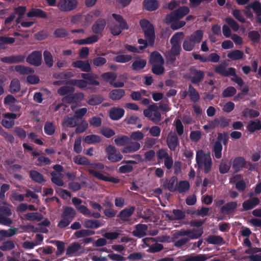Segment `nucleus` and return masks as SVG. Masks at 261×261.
I'll use <instances>...</instances> for the list:
<instances>
[{
  "label": "nucleus",
  "mask_w": 261,
  "mask_h": 261,
  "mask_svg": "<svg viewBox=\"0 0 261 261\" xmlns=\"http://www.w3.org/2000/svg\"><path fill=\"white\" fill-rule=\"evenodd\" d=\"M140 26L144 32L146 40L139 39L138 43L143 45L140 46L139 49L142 51L147 47L148 44L152 46L154 43L155 38L154 28L153 24L148 20L143 19L140 21Z\"/></svg>",
  "instance_id": "f257e3e1"
},
{
  "label": "nucleus",
  "mask_w": 261,
  "mask_h": 261,
  "mask_svg": "<svg viewBox=\"0 0 261 261\" xmlns=\"http://www.w3.org/2000/svg\"><path fill=\"white\" fill-rule=\"evenodd\" d=\"M196 161L198 169H203L205 174L208 173L212 167V160L210 153H204L203 150L196 152Z\"/></svg>",
  "instance_id": "f03ea898"
},
{
  "label": "nucleus",
  "mask_w": 261,
  "mask_h": 261,
  "mask_svg": "<svg viewBox=\"0 0 261 261\" xmlns=\"http://www.w3.org/2000/svg\"><path fill=\"white\" fill-rule=\"evenodd\" d=\"M203 37V32L198 30L194 32L191 35L187 36L183 41L182 48L186 51L193 50L196 44L201 42Z\"/></svg>",
  "instance_id": "7ed1b4c3"
},
{
  "label": "nucleus",
  "mask_w": 261,
  "mask_h": 261,
  "mask_svg": "<svg viewBox=\"0 0 261 261\" xmlns=\"http://www.w3.org/2000/svg\"><path fill=\"white\" fill-rule=\"evenodd\" d=\"M112 15L113 18L119 23V25L113 24L111 27L110 32L113 36H118L121 33L122 30L128 29L126 21L121 15L115 13L112 14Z\"/></svg>",
  "instance_id": "20e7f679"
},
{
  "label": "nucleus",
  "mask_w": 261,
  "mask_h": 261,
  "mask_svg": "<svg viewBox=\"0 0 261 261\" xmlns=\"http://www.w3.org/2000/svg\"><path fill=\"white\" fill-rule=\"evenodd\" d=\"M76 214L73 208L67 206L61 214L62 219L59 222L57 226L60 228H64L68 226L72 221Z\"/></svg>",
  "instance_id": "39448f33"
},
{
  "label": "nucleus",
  "mask_w": 261,
  "mask_h": 261,
  "mask_svg": "<svg viewBox=\"0 0 261 261\" xmlns=\"http://www.w3.org/2000/svg\"><path fill=\"white\" fill-rule=\"evenodd\" d=\"M190 8L188 6H181L167 14L166 16V20L167 22L180 20L186 16L190 12Z\"/></svg>",
  "instance_id": "423d86ee"
},
{
  "label": "nucleus",
  "mask_w": 261,
  "mask_h": 261,
  "mask_svg": "<svg viewBox=\"0 0 261 261\" xmlns=\"http://www.w3.org/2000/svg\"><path fill=\"white\" fill-rule=\"evenodd\" d=\"M78 4L77 0H59L57 7L61 12H69L76 9Z\"/></svg>",
  "instance_id": "0eeeda50"
},
{
  "label": "nucleus",
  "mask_w": 261,
  "mask_h": 261,
  "mask_svg": "<svg viewBox=\"0 0 261 261\" xmlns=\"http://www.w3.org/2000/svg\"><path fill=\"white\" fill-rule=\"evenodd\" d=\"M190 73L191 82L195 85H199L203 80L205 76V72L203 70L197 69L194 66H192L189 69Z\"/></svg>",
  "instance_id": "6e6552de"
},
{
  "label": "nucleus",
  "mask_w": 261,
  "mask_h": 261,
  "mask_svg": "<svg viewBox=\"0 0 261 261\" xmlns=\"http://www.w3.org/2000/svg\"><path fill=\"white\" fill-rule=\"evenodd\" d=\"M117 150L115 147L109 145L106 148L108 160L113 163L118 162L121 161L122 158V155L120 153H117Z\"/></svg>",
  "instance_id": "1a4fd4ad"
},
{
  "label": "nucleus",
  "mask_w": 261,
  "mask_h": 261,
  "mask_svg": "<svg viewBox=\"0 0 261 261\" xmlns=\"http://www.w3.org/2000/svg\"><path fill=\"white\" fill-rule=\"evenodd\" d=\"M20 114L18 115L13 113H6L3 114V116L5 119L2 120V125L4 127L8 129L12 128L15 124L14 120L20 117Z\"/></svg>",
  "instance_id": "9d476101"
},
{
  "label": "nucleus",
  "mask_w": 261,
  "mask_h": 261,
  "mask_svg": "<svg viewBox=\"0 0 261 261\" xmlns=\"http://www.w3.org/2000/svg\"><path fill=\"white\" fill-rule=\"evenodd\" d=\"M107 22L103 18H99L97 19L91 27V30L93 34L100 36V37L103 36V33L106 27Z\"/></svg>",
  "instance_id": "9b49d317"
},
{
  "label": "nucleus",
  "mask_w": 261,
  "mask_h": 261,
  "mask_svg": "<svg viewBox=\"0 0 261 261\" xmlns=\"http://www.w3.org/2000/svg\"><path fill=\"white\" fill-rule=\"evenodd\" d=\"M88 172L89 174L93 176L95 178L98 179L105 181H108L113 184H118L120 181V179L112 176H108L103 175L99 172L95 171L92 169H88Z\"/></svg>",
  "instance_id": "f8f14e48"
},
{
  "label": "nucleus",
  "mask_w": 261,
  "mask_h": 261,
  "mask_svg": "<svg viewBox=\"0 0 261 261\" xmlns=\"http://www.w3.org/2000/svg\"><path fill=\"white\" fill-rule=\"evenodd\" d=\"M42 56L40 51L35 50L32 52L27 58V62L32 65L38 67L42 63Z\"/></svg>",
  "instance_id": "ddd939ff"
},
{
  "label": "nucleus",
  "mask_w": 261,
  "mask_h": 261,
  "mask_svg": "<svg viewBox=\"0 0 261 261\" xmlns=\"http://www.w3.org/2000/svg\"><path fill=\"white\" fill-rule=\"evenodd\" d=\"M192 55L195 60H199L200 62L203 63L207 62L217 63L219 61L220 59V56L215 53L210 54L208 57H203L201 55L197 54L195 53H192Z\"/></svg>",
  "instance_id": "4468645a"
},
{
  "label": "nucleus",
  "mask_w": 261,
  "mask_h": 261,
  "mask_svg": "<svg viewBox=\"0 0 261 261\" xmlns=\"http://www.w3.org/2000/svg\"><path fill=\"white\" fill-rule=\"evenodd\" d=\"M167 144L171 151L175 150L176 147L179 145L178 137L175 132H170L167 138Z\"/></svg>",
  "instance_id": "2eb2a0df"
},
{
  "label": "nucleus",
  "mask_w": 261,
  "mask_h": 261,
  "mask_svg": "<svg viewBox=\"0 0 261 261\" xmlns=\"http://www.w3.org/2000/svg\"><path fill=\"white\" fill-rule=\"evenodd\" d=\"M215 71L217 73L225 77L236 76V69L234 68L230 67L228 70H226L225 67L222 64H220L216 66L215 68Z\"/></svg>",
  "instance_id": "dca6fc26"
},
{
  "label": "nucleus",
  "mask_w": 261,
  "mask_h": 261,
  "mask_svg": "<svg viewBox=\"0 0 261 261\" xmlns=\"http://www.w3.org/2000/svg\"><path fill=\"white\" fill-rule=\"evenodd\" d=\"M177 181V177L173 176L169 179H166L164 180L162 187L164 190H168L171 192H174L176 191Z\"/></svg>",
  "instance_id": "f3484780"
},
{
  "label": "nucleus",
  "mask_w": 261,
  "mask_h": 261,
  "mask_svg": "<svg viewBox=\"0 0 261 261\" xmlns=\"http://www.w3.org/2000/svg\"><path fill=\"white\" fill-rule=\"evenodd\" d=\"M25 59V56L23 55H13L2 58L1 61L8 64L19 63L23 62Z\"/></svg>",
  "instance_id": "a211bd4d"
},
{
  "label": "nucleus",
  "mask_w": 261,
  "mask_h": 261,
  "mask_svg": "<svg viewBox=\"0 0 261 261\" xmlns=\"http://www.w3.org/2000/svg\"><path fill=\"white\" fill-rule=\"evenodd\" d=\"M146 64V59L142 58L140 56H137L132 63L131 68L134 71H140L145 68Z\"/></svg>",
  "instance_id": "6ab92c4d"
},
{
  "label": "nucleus",
  "mask_w": 261,
  "mask_h": 261,
  "mask_svg": "<svg viewBox=\"0 0 261 261\" xmlns=\"http://www.w3.org/2000/svg\"><path fill=\"white\" fill-rule=\"evenodd\" d=\"M72 66L76 68H79L82 71L89 72L91 70V65L89 61L77 60L72 63Z\"/></svg>",
  "instance_id": "aec40b11"
},
{
  "label": "nucleus",
  "mask_w": 261,
  "mask_h": 261,
  "mask_svg": "<svg viewBox=\"0 0 261 261\" xmlns=\"http://www.w3.org/2000/svg\"><path fill=\"white\" fill-rule=\"evenodd\" d=\"M124 113L125 111L123 109L113 107L110 110L109 117L113 120H118L124 116Z\"/></svg>",
  "instance_id": "412c9836"
},
{
  "label": "nucleus",
  "mask_w": 261,
  "mask_h": 261,
  "mask_svg": "<svg viewBox=\"0 0 261 261\" xmlns=\"http://www.w3.org/2000/svg\"><path fill=\"white\" fill-rule=\"evenodd\" d=\"M81 77L86 80L87 82V85L92 86H98L99 85V82L96 80L98 78V76L94 73H83L81 74Z\"/></svg>",
  "instance_id": "4be33fe9"
},
{
  "label": "nucleus",
  "mask_w": 261,
  "mask_h": 261,
  "mask_svg": "<svg viewBox=\"0 0 261 261\" xmlns=\"http://www.w3.org/2000/svg\"><path fill=\"white\" fill-rule=\"evenodd\" d=\"M148 226L146 224H138L135 226V230L132 233L136 237L141 238L146 236Z\"/></svg>",
  "instance_id": "5701e85b"
},
{
  "label": "nucleus",
  "mask_w": 261,
  "mask_h": 261,
  "mask_svg": "<svg viewBox=\"0 0 261 261\" xmlns=\"http://www.w3.org/2000/svg\"><path fill=\"white\" fill-rule=\"evenodd\" d=\"M141 148L140 144L138 142H132L130 140V143L124 147L121 151L123 153H130L136 152Z\"/></svg>",
  "instance_id": "b1692460"
},
{
  "label": "nucleus",
  "mask_w": 261,
  "mask_h": 261,
  "mask_svg": "<svg viewBox=\"0 0 261 261\" xmlns=\"http://www.w3.org/2000/svg\"><path fill=\"white\" fill-rule=\"evenodd\" d=\"M259 202L260 200L257 197H253L244 201L242 206L244 211H249L256 207Z\"/></svg>",
  "instance_id": "393cba45"
},
{
  "label": "nucleus",
  "mask_w": 261,
  "mask_h": 261,
  "mask_svg": "<svg viewBox=\"0 0 261 261\" xmlns=\"http://www.w3.org/2000/svg\"><path fill=\"white\" fill-rule=\"evenodd\" d=\"M143 6L145 10L151 12L157 10L160 4L157 0H144Z\"/></svg>",
  "instance_id": "a878e982"
},
{
  "label": "nucleus",
  "mask_w": 261,
  "mask_h": 261,
  "mask_svg": "<svg viewBox=\"0 0 261 261\" xmlns=\"http://www.w3.org/2000/svg\"><path fill=\"white\" fill-rule=\"evenodd\" d=\"M246 164L245 159L242 156L236 157L233 161L232 167L235 172H239Z\"/></svg>",
  "instance_id": "bb28decb"
},
{
  "label": "nucleus",
  "mask_w": 261,
  "mask_h": 261,
  "mask_svg": "<svg viewBox=\"0 0 261 261\" xmlns=\"http://www.w3.org/2000/svg\"><path fill=\"white\" fill-rule=\"evenodd\" d=\"M28 17H38L45 19L47 17V13L43 10L38 8H33L27 14Z\"/></svg>",
  "instance_id": "cd10ccee"
},
{
  "label": "nucleus",
  "mask_w": 261,
  "mask_h": 261,
  "mask_svg": "<svg viewBox=\"0 0 261 261\" xmlns=\"http://www.w3.org/2000/svg\"><path fill=\"white\" fill-rule=\"evenodd\" d=\"M18 233V229L14 227H11L8 230H0V241H2L6 238L12 237Z\"/></svg>",
  "instance_id": "c85d7f7f"
},
{
  "label": "nucleus",
  "mask_w": 261,
  "mask_h": 261,
  "mask_svg": "<svg viewBox=\"0 0 261 261\" xmlns=\"http://www.w3.org/2000/svg\"><path fill=\"white\" fill-rule=\"evenodd\" d=\"M237 207V203L235 201L228 202L220 209V212L224 214L233 213Z\"/></svg>",
  "instance_id": "c756f323"
},
{
  "label": "nucleus",
  "mask_w": 261,
  "mask_h": 261,
  "mask_svg": "<svg viewBox=\"0 0 261 261\" xmlns=\"http://www.w3.org/2000/svg\"><path fill=\"white\" fill-rule=\"evenodd\" d=\"M135 210L134 206H131L129 208H124L122 210L118 215V217L124 221H125L134 213Z\"/></svg>",
  "instance_id": "7c9ffc66"
},
{
  "label": "nucleus",
  "mask_w": 261,
  "mask_h": 261,
  "mask_svg": "<svg viewBox=\"0 0 261 261\" xmlns=\"http://www.w3.org/2000/svg\"><path fill=\"white\" fill-rule=\"evenodd\" d=\"M29 176L33 181L39 184L44 182L46 181L43 175L36 170L30 171Z\"/></svg>",
  "instance_id": "2f4dec72"
},
{
  "label": "nucleus",
  "mask_w": 261,
  "mask_h": 261,
  "mask_svg": "<svg viewBox=\"0 0 261 261\" xmlns=\"http://www.w3.org/2000/svg\"><path fill=\"white\" fill-rule=\"evenodd\" d=\"M125 95V91L122 89L112 90L109 93L110 98L113 100H118L121 99Z\"/></svg>",
  "instance_id": "473e14b6"
},
{
  "label": "nucleus",
  "mask_w": 261,
  "mask_h": 261,
  "mask_svg": "<svg viewBox=\"0 0 261 261\" xmlns=\"http://www.w3.org/2000/svg\"><path fill=\"white\" fill-rule=\"evenodd\" d=\"M188 94L191 100L193 102H198L200 98L199 93L197 91L196 89L191 85L189 86Z\"/></svg>",
  "instance_id": "72a5a7b5"
},
{
  "label": "nucleus",
  "mask_w": 261,
  "mask_h": 261,
  "mask_svg": "<svg viewBox=\"0 0 261 261\" xmlns=\"http://www.w3.org/2000/svg\"><path fill=\"white\" fill-rule=\"evenodd\" d=\"M150 62L153 64H164V60L162 55L156 51H153L150 55Z\"/></svg>",
  "instance_id": "f704fd0d"
},
{
  "label": "nucleus",
  "mask_w": 261,
  "mask_h": 261,
  "mask_svg": "<svg viewBox=\"0 0 261 261\" xmlns=\"http://www.w3.org/2000/svg\"><path fill=\"white\" fill-rule=\"evenodd\" d=\"M247 129L250 133L261 129V121L259 119L251 120L247 126Z\"/></svg>",
  "instance_id": "c9c22d12"
},
{
  "label": "nucleus",
  "mask_w": 261,
  "mask_h": 261,
  "mask_svg": "<svg viewBox=\"0 0 261 261\" xmlns=\"http://www.w3.org/2000/svg\"><path fill=\"white\" fill-rule=\"evenodd\" d=\"M164 56L166 63L169 66L171 67H176L177 66V64L176 62L177 56L167 50L164 53Z\"/></svg>",
  "instance_id": "e433bc0d"
},
{
  "label": "nucleus",
  "mask_w": 261,
  "mask_h": 261,
  "mask_svg": "<svg viewBox=\"0 0 261 261\" xmlns=\"http://www.w3.org/2000/svg\"><path fill=\"white\" fill-rule=\"evenodd\" d=\"M206 241L210 244L223 245L225 243L223 238L220 236L211 235L206 239Z\"/></svg>",
  "instance_id": "4c0bfd02"
},
{
  "label": "nucleus",
  "mask_w": 261,
  "mask_h": 261,
  "mask_svg": "<svg viewBox=\"0 0 261 261\" xmlns=\"http://www.w3.org/2000/svg\"><path fill=\"white\" fill-rule=\"evenodd\" d=\"M185 259L182 261H206L208 259L206 254H199L196 255H186L182 257Z\"/></svg>",
  "instance_id": "58836bf2"
},
{
  "label": "nucleus",
  "mask_w": 261,
  "mask_h": 261,
  "mask_svg": "<svg viewBox=\"0 0 261 261\" xmlns=\"http://www.w3.org/2000/svg\"><path fill=\"white\" fill-rule=\"evenodd\" d=\"M15 70L22 75H28L34 72L33 68L21 65L15 66Z\"/></svg>",
  "instance_id": "ea45409f"
},
{
  "label": "nucleus",
  "mask_w": 261,
  "mask_h": 261,
  "mask_svg": "<svg viewBox=\"0 0 261 261\" xmlns=\"http://www.w3.org/2000/svg\"><path fill=\"white\" fill-rule=\"evenodd\" d=\"M130 139L127 136L122 135L116 138L114 140L115 144L118 146H126L130 143Z\"/></svg>",
  "instance_id": "a19ab883"
},
{
  "label": "nucleus",
  "mask_w": 261,
  "mask_h": 261,
  "mask_svg": "<svg viewBox=\"0 0 261 261\" xmlns=\"http://www.w3.org/2000/svg\"><path fill=\"white\" fill-rule=\"evenodd\" d=\"M84 225L87 228L97 229L101 227L102 224L97 220L87 219L84 221Z\"/></svg>",
  "instance_id": "79ce46f5"
},
{
  "label": "nucleus",
  "mask_w": 261,
  "mask_h": 261,
  "mask_svg": "<svg viewBox=\"0 0 261 261\" xmlns=\"http://www.w3.org/2000/svg\"><path fill=\"white\" fill-rule=\"evenodd\" d=\"M81 245L79 243H73L66 249V254L69 257L72 256L81 249Z\"/></svg>",
  "instance_id": "37998d69"
},
{
  "label": "nucleus",
  "mask_w": 261,
  "mask_h": 261,
  "mask_svg": "<svg viewBox=\"0 0 261 261\" xmlns=\"http://www.w3.org/2000/svg\"><path fill=\"white\" fill-rule=\"evenodd\" d=\"M190 185L189 181L187 180H181L179 182H177L176 186V191L180 193H183L190 189Z\"/></svg>",
  "instance_id": "c03bdc74"
},
{
  "label": "nucleus",
  "mask_w": 261,
  "mask_h": 261,
  "mask_svg": "<svg viewBox=\"0 0 261 261\" xmlns=\"http://www.w3.org/2000/svg\"><path fill=\"white\" fill-rule=\"evenodd\" d=\"M50 175L51 176V181L53 183L60 187L63 186L64 183L62 179V176L61 173L58 174L55 172L53 171L50 173Z\"/></svg>",
  "instance_id": "a18cd8bd"
},
{
  "label": "nucleus",
  "mask_w": 261,
  "mask_h": 261,
  "mask_svg": "<svg viewBox=\"0 0 261 261\" xmlns=\"http://www.w3.org/2000/svg\"><path fill=\"white\" fill-rule=\"evenodd\" d=\"M25 219L28 221H40L43 218V215L38 212L29 213L25 215Z\"/></svg>",
  "instance_id": "49530a36"
},
{
  "label": "nucleus",
  "mask_w": 261,
  "mask_h": 261,
  "mask_svg": "<svg viewBox=\"0 0 261 261\" xmlns=\"http://www.w3.org/2000/svg\"><path fill=\"white\" fill-rule=\"evenodd\" d=\"M243 52L239 49H235L227 54V57L232 61L242 59L243 58Z\"/></svg>",
  "instance_id": "de8ad7c7"
},
{
  "label": "nucleus",
  "mask_w": 261,
  "mask_h": 261,
  "mask_svg": "<svg viewBox=\"0 0 261 261\" xmlns=\"http://www.w3.org/2000/svg\"><path fill=\"white\" fill-rule=\"evenodd\" d=\"M188 237L190 239H197L201 237L203 233V230L200 227L198 229H188Z\"/></svg>",
  "instance_id": "09e8293b"
},
{
  "label": "nucleus",
  "mask_w": 261,
  "mask_h": 261,
  "mask_svg": "<svg viewBox=\"0 0 261 261\" xmlns=\"http://www.w3.org/2000/svg\"><path fill=\"white\" fill-rule=\"evenodd\" d=\"M127 124H137V128H140L142 126L141 121L139 118L135 115L126 117L125 119Z\"/></svg>",
  "instance_id": "8fccbe9b"
},
{
  "label": "nucleus",
  "mask_w": 261,
  "mask_h": 261,
  "mask_svg": "<svg viewBox=\"0 0 261 261\" xmlns=\"http://www.w3.org/2000/svg\"><path fill=\"white\" fill-rule=\"evenodd\" d=\"M75 91L73 87L63 86L60 87L57 91L58 93L61 96H65L73 93Z\"/></svg>",
  "instance_id": "3c124183"
},
{
  "label": "nucleus",
  "mask_w": 261,
  "mask_h": 261,
  "mask_svg": "<svg viewBox=\"0 0 261 261\" xmlns=\"http://www.w3.org/2000/svg\"><path fill=\"white\" fill-rule=\"evenodd\" d=\"M101 141L100 136L96 135H90L86 136L84 139L85 143L88 144H92L96 143H99Z\"/></svg>",
  "instance_id": "603ef678"
},
{
  "label": "nucleus",
  "mask_w": 261,
  "mask_h": 261,
  "mask_svg": "<svg viewBox=\"0 0 261 261\" xmlns=\"http://www.w3.org/2000/svg\"><path fill=\"white\" fill-rule=\"evenodd\" d=\"M15 247V245L13 241L7 240L2 243L0 246V249L3 251H9L13 249Z\"/></svg>",
  "instance_id": "864d4df0"
},
{
  "label": "nucleus",
  "mask_w": 261,
  "mask_h": 261,
  "mask_svg": "<svg viewBox=\"0 0 261 261\" xmlns=\"http://www.w3.org/2000/svg\"><path fill=\"white\" fill-rule=\"evenodd\" d=\"M43 58L46 65L48 67L51 68L54 65L53 57L51 53L48 50H44Z\"/></svg>",
  "instance_id": "5fc2aeb1"
},
{
  "label": "nucleus",
  "mask_w": 261,
  "mask_h": 261,
  "mask_svg": "<svg viewBox=\"0 0 261 261\" xmlns=\"http://www.w3.org/2000/svg\"><path fill=\"white\" fill-rule=\"evenodd\" d=\"M20 90V84L19 80L17 79H13L10 85V92L12 93H16Z\"/></svg>",
  "instance_id": "6e6d98bb"
},
{
  "label": "nucleus",
  "mask_w": 261,
  "mask_h": 261,
  "mask_svg": "<svg viewBox=\"0 0 261 261\" xmlns=\"http://www.w3.org/2000/svg\"><path fill=\"white\" fill-rule=\"evenodd\" d=\"M101 76L105 81L109 82L111 85L113 84V82H114L117 78L116 74L112 72L103 73L101 74Z\"/></svg>",
  "instance_id": "4d7b16f0"
},
{
  "label": "nucleus",
  "mask_w": 261,
  "mask_h": 261,
  "mask_svg": "<svg viewBox=\"0 0 261 261\" xmlns=\"http://www.w3.org/2000/svg\"><path fill=\"white\" fill-rule=\"evenodd\" d=\"M184 36L183 32H177L170 39V42L172 45L181 46L180 40Z\"/></svg>",
  "instance_id": "13d9d810"
},
{
  "label": "nucleus",
  "mask_w": 261,
  "mask_h": 261,
  "mask_svg": "<svg viewBox=\"0 0 261 261\" xmlns=\"http://www.w3.org/2000/svg\"><path fill=\"white\" fill-rule=\"evenodd\" d=\"M95 232L90 229H81L74 232V236L77 238H81L87 236L94 235Z\"/></svg>",
  "instance_id": "bf43d9fd"
},
{
  "label": "nucleus",
  "mask_w": 261,
  "mask_h": 261,
  "mask_svg": "<svg viewBox=\"0 0 261 261\" xmlns=\"http://www.w3.org/2000/svg\"><path fill=\"white\" fill-rule=\"evenodd\" d=\"M103 100L102 96L98 95H92L88 99V103L91 106H96L100 104Z\"/></svg>",
  "instance_id": "052dcab7"
},
{
  "label": "nucleus",
  "mask_w": 261,
  "mask_h": 261,
  "mask_svg": "<svg viewBox=\"0 0 261 261\" xmlns=\"http://www.w3.org/2000/svg\"><path fill=\"white\" fill-rule=\"evenodd\" d=\"M222 145L221 143L216 141L214 145L213 151L214 152V156L217 159H219L222 156Z\"/></svg>",
  "instance_id": "680f3d73"
},
{
  "label": "nucleus",
  "mask_w": 261,
  "mask_h": 261,
  "mask_svg": "<svg viewBox=\"0 0 261 261\" xmlns=\"http://www.w3.org/2000/svg\"><path fill=\"white\" fill-rule=\"evenodd\" d=\"M244 117L249 116L251 118L257 117L259 115V112L252 109H245L242 112Z\"/></svg>",
  "instance_id": "e2e57ef3"
},
{
  "label": "nucleus",
  "mask_w": 261,
  "mask_h": 261,
  "mask_svg": "<svg viewBox=\"0 0 261 261\" xmlns=\"http://www.w3.org/2000/svg\"><path fill=\"white\" fill-rule=\"evenodd\" d=\"M133 57L129 55H120L116 56L114 60L116 62L124 63L131 61Z\"/></svg>",
  "instance_id": "0e129e2a"
},
{
  "label": "nucleus",
  "mask_w": 261,
  "mask_h": 261,
  "mask_svg": "<svg viewBox=\"0 0 261 261\" xmlns=\"http://www.w3.org/2000/svg\"><path fill=\"white\" fill-rule=\"evenodd\" d=\"M74 162L80 165H89L90 164V161L86 157L81 156V155H77L75 156L73 158Z\"/></svg>",
  "instance_id": "69168bd1"
},
{
  "label": "nucleus",
  "mask_w": 261,
  "mask_h": 261,
  "mask_svg": "<svg viewBox=\"0 0 261 261\" xmlns=\"http://www.w3.org/2000/svg\"><path fill=\"white\" fill-rule=\"evenodd\" d=\"M80 122V121H79V120L74 116L70 117H67L65 120V125L69 127H75Z\"/></svg>",
  "instance_id": "338daca9"
},
{
  "label": "nucleus",
  "mask_w": 261,
  "mask_h": 261,
  "mask_svg": "<svg viewBox=\"0 0 261 261\" xmlns=\"http://www.w3.org/2000/svg\"><path fill=\"white\" fill-rule=\"evenodd\" d=\"M44 133L49 136L53 135L55 132V126L52 122H46L44 126Z\"/></svg>",
  "instance_id": "774afa93"
}]
</instances>
